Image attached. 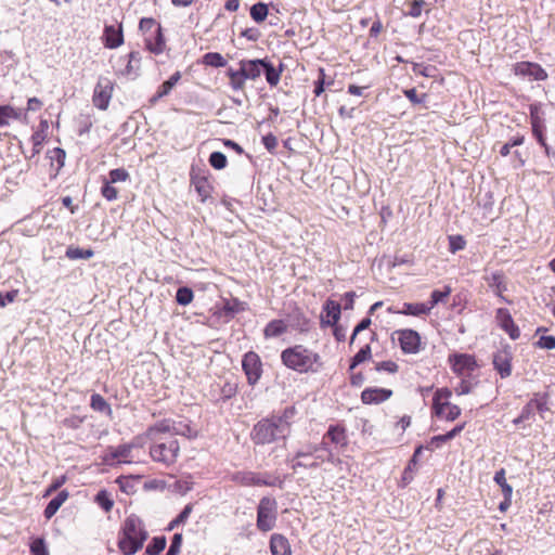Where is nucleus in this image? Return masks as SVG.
Listing matches in <instances>:
<instances>
[{
	"instance_id": "nucleus-1",
	"label": "nucleus",
	"mask_w": 555,
	"mask_h": 555,
	"mask_svg": "<svg viewBox=\"0 0 555 555\" xmlns=\"http://www.w3.org/2000/svg\"><path fill=\"white\" fill-rule=\"evenodd\" d=\"M149 534L143 521L137 515H129L120 529L118 548L124 555H133L139 552Z\"/></svg>"
},
{
	"instance_id": "nucleus-2",
	"label": "nucleus",
	"mask_w": 555,
	"mask_h": 555,
	"mask_svg": "<svg viewBox=\"0 0 555 555\" xmlns=\"http://www.w3.org/2000/svg\"><path fill=\"white\" fill-rule=\"evenodd\" d=\"M286 437V426L279 425L272 417L259 421L251 431V439L256 444H269Z\"/></svg>"
},
{
	"instance_id": "nucleus-3",
	"label": "nucleus",
	"mask_w": 555,
	"mask_h": 555,
	"mask_svg": "<svg viewBox=\"0 0 555 555\" xmlns=\"http://www.w3.org/2000/svg\"><path fill=\"white\" fill-rule=\"evenodd\" d=\"M281 358L286 366L299 372L314 370L319 361L312 349H284Z\"/></svg>"
},
{
	"instance_id": "nucleus-4",
	"label": "nucleus",
	"mask_w": 555,
	"mask_h": 555,
	"mask_svg": "<svg viewBox=\"0 0 555 555\" xmlns=\"http://www.w3.org/2000/svg\"><path fill=\"white\" fill-rule=\"evenodd\" d=\"M158 435L156 434V439L152 440L153 446L150 449V454L154 461L169 466L177 461L180 446L175 438L170 437L163 441Z\"/></svg>"
},
{
	"instance_id": "nucleus-5",
	"label": "nucleus",
	"mask_w": 555,
	"mask_h": 555,
	"mask_svg": "<svg viewBox=\"0 0 555 555\" xmlns=\"http://www.w3.org/2000/svg\"><path fill=\"white\" fill-rule=\"evenodd\" d=\"M278 519V502L274 498L263 496L257 507V528L267 532L272 530Z\"/></svg>"
},
{
	"instance_id": "nucleus-6",
	"label": "nucleus",
	"mask_w": 555,
	"mask_h": 555,
	"mask_svg": "<svg viewBox=\"0 0 555 555\" xmlns=\"http://www.w3.org/2000/svg\"><path fill=\"white\" fill-rule=\"evenodd\" d=\"M156 434H171V435H179L186 438H194L196 437L197 433L194 428L190 426L189 423L179 421V422H170V421H163L152 427H150L146 431V436L151 440L156 439Z\"/></svg>"
},
{
	"instance_id": "nucleus-7",
	"label": "nucleus",
	"mask_w": 555,
	"mask_h": 555,
	"mask_svg": "<svg viewBox=\"0 0 555 555\" xmlns=\"http://www.w3.org/2000/svg\"><path fill=\"white\" fill-rule=\"evenodd\" d=\"M452 392L448 388L437 389L433 399V410L438 417L454 421L461 414V409L449 402Z\"/></svg>"
},
{
	"instance_id": "nucleus-8",
	"label": "nucleus",
	"mask_w": 555,
	"mask_h": 555,
	"mask_svg": "<svg viewBox=\"0 0 555 555\" xmlns=\"http://www.w3.org/2000/svg\"><path fill=\"white\" fill-rule=\"evenodd\" d=\"M114 90L113 81L107 77H100L95 85L92 101L99 109L105 111L111 102Z\"/></svg>"
},
{
	"instance_id": "nucleus-9",
	"label": "nucleus",
	"mask_w": 555,
	"mask_h": 555,
	"mask_svg": "<svg viewBox=\"0 0 555 555\" xmlns=\"http://www.w3.org/2000/svg\"><path fill=\"white\" fill-rule=\"evenodd\" d=\"M296 319H297V323H289L288 321L286 320H273L271 321L270 323H268V325L264 327V336L267 338H271V337H279L281 336L282 334H284L288 327V325H292V326H296L300 330H304L307 324H308V321L305 317H302L300 313H296Z\"/></svg>"
},
{
	"instance_id": "nucleus-10",
	"label": "nucleus",
	"mask_w": 555,
	"mask_h": 555,
	"mask_svg": "<svg viewBox=\"0 0 555 555\" xmlns=\"http://www.w3.org/2000/svg\"><path fill=\"white\" fill-rule=\"evenodd\" d=\"M449 361L453 372L460 376H469L477 366L475 357L466 353H453Z\"/></svg>"
},
{
	"instance_id": "nucleus-11",
	"label": "nucleus",
	"mask_w": 555,
	"mask_h": 555,
	"mask_svg": "<svg viewBox=\"0 0 555 555\" xmlns=\"http://www.w3.org/2000/svg\"><path fill=\"white\" fill-rule=\"evenodd\" d=\"M232 480L245 487L249 486H268L273 487L276 485V478L263 477L254 472H237L232 476Z\"/></svg>"
},
{
	"instance_id": "nucleus-12",
	"label": "nucleus",
	"mask_w": 555,
	"mask_h": 555,
	"mask_svg": "<svg viewBox=\"0 0 555 555\" xmlns=\"http://www.w3.org/2000/svg\"><path fill=\"white\" fill-rule=\"evenodd\" d=\"M242 366L248 383L250 385L256 384L261 375V361L259 356L254 351L247 352L243 358Z\"/></svg>"
},
{
	"instance_id": "nucleus-13",
	"label": "nucleus",
	"mask_w": 555,
	"mask_h": 555,
	"mask_svg": "<svg viewBox=\"0 0 555 555\" xmlns=\"http://www.w3.org/2000/svg\"><path fill=\"white\" fill-rule=\"evenodd\" d=\"M493 366L501 378H506L512 374V354L508 349H498L493 354Z\"/></svg>"
},
{
	"instance_id": "nucleus-14",
	"label": "nucleus",
	"mask_w": 555,
	"mask_h": 555,
	"mask_svg": "<svg viewBox=\"0 0 555 555\" xmlns=\"http://www.w3.org/2000/svg\"><path fill=\"white\" fill-rule=\"evenodd\" d=\"M326 439H328L335 448L339 449L346 448L349 442L346 428L339 424L328 426L322 441H326Z\"/></svg>"
},
{
	"instance_id": "nucleus-15",
	"label": "nucleus",
	"mask_w": 555,
	"mask_h": 555,
	"mask_svg": "<svg viewBox=\"0 0 555 555\" xmlns=\"http://www.w3.org/2000/svg\"><path fill=\"white\" fill-rule=\"evenodd\" d=\"M103 42L108 49H116L124 43L121 25H106L103 31Z\"/></svg>"
},
{
	"instance_id": "nucleus-16",
	"label": "nucleus",
	"mask_w": 555,
	"mask_h": 555,
	"mask_svg": "<svg viewBox=\"0 0 555 555\" xmlns=\"http://www.w3.org/2000/svg\"><path fill=\"white\" fill-rule=\"evenodd\" d=\"M341 305L335 300L327 299L323 306L321 315L322 324L334 326L340 319Z\"/></svg>"
},
{
	"instance_id": "nucleus-17",
	"label": "nucleus",
	"mask_w": 555,
	"mask_h": 555,
	"mask_svg": "<svg viewBox=\"0 0 555 555\" xmlns=\"http://www.w3.org/2000/svg\"><path fill=\"white\" fill-rule=\"evenodd\" d=\"M515 73L521 76L532 77L534 80H545L547 73L539 64L530 62H520L515 66Z\"/></svg>"
},
{
	"instance_id": "nucleus-18",
	"label": "nucleus",
	"mask_w": 555,
	"mask_h": 555,
	"mask_svg": "<svg viewBox=\"0 0 555 555\" xmlns=\"http://www.w3.org/2000/svg\"><path fill=\"white\" fill-rule=\"evenodd\" d=\"M391 395L392 391L390 389L366 388L361 393V400L364 404H378L389 399Z\"/></svg>"
},
{
	"instance_id": "nucleus-19",
	"label": "nucleus",
	"mask_w": 555,
	"mask_h": 555,
	"mask_svg": "<svg viewBox=\"0 0 555 555\" xmlns=\"http://www.w3.org/2000/svg\"><path fill=\"white\" fill-rule=\"evenodd\" d=\"M266 66V60H242L240 68L245 75L246 79L255 80L260 77Z\"/></svg>"
},
{
	"instance_id": "nucleus-20",
	"label": "nucleus",
	"mask_w": 555,
	"mask_h": 555,
	"mask_svg": "<svg viewBox=\"0 0 555 555\" xmlns=\"http://www.w3.org/2000/svg\"><path fill=\"white\" fill-rule=\"evenodd\" d=\"M496 320L500 326L509 335L512 339H517L519 337V328L515 325L507 309H498Z\"/></svg>"
},
{
	"instance_id": "nucleus-21",
	"label": "nucleus",
	"mask_w": 555,
	"mask_h": 555,
	"mask_svg": "<svg viewBox=\"0 0 555 555\" xmlns=\"http://www.w3.org/2000/svg\"><path fill=\"white\" fill-rule=\"evenodd\" d=\"M398 340L400 347H420L421 336L413 330H401L393 333L392 340Z\"/></svg>"
},
{
	"instance_id": "nucleus-22",
	"label": "nucleus",
	"mask_w": 555,
	"mask_h": 555,
	"mask_svg": "<svg viewBox=\"0 0 555 555\" xmlns=\"http://www.w3.org/2000/svg\"><path fill=\"white\" fill-rule=\"evenodd\" d=\"M147 50L154 54H160L164 52L166 42L162 31V26L156 27L154 34L144 38Z\"/></svg>"
},
{
	"instance_id": "nucleus-23",
	"label": "nucleus",
	"mask_w": 555,
	"mask_h": 555,
	"mask_svg": "<svg viewBox=\"0 0 555 555\" xmlns=\"http://www.w3.org/2000/svg\"><path fill=\"white\" fill-rule=\"evenodd\" d=\"M270 550L272 555H292L288 540L280 533H273L271 535Z\"/></svg>"
},
{
	"instance_id": "nucleus-24",
	"label": "nucleus",
	"mask_w": 555,
	"mask_h": 555,
	"mask_svg": "<svg viewBox=\"0 0 555 555\" xmlns=\"http://www.w3.org/2000/svg\"><path fill=\"white\" fill-rule=\"evenodd\" d=\"M68 499V491L62 490L57 493L55 498H53L47 505L43 511V515L47 519H51L59 508L64 504V502Z\"/></svg>"
},
{
	"instance_id": "nucleus-25",
	"label": "nucleus",
	"mask_w": 555,
	"mask_h": 555,
	"mask_svg": "<svg viewBox=\"0 0 555 555\" xmlns=\"http://www.w3.org/2000/svg\"><path fill=\"white\" fill-rule=\"evenodd\" d=\"M430 311V307H427V304L417 302V304H410L405 302L402 306V309L399 311L400 313L406 314V315H414L420 317L423 314H427Z\"/></svg>"
},
{
	"instance_id": "nucleus-26",
	"label": "nucleus",
	"mask_w": 555,
	"mask_h": 555,
	"mask_svg": "<svg viewBox=\"0 0 555 555\" xmlns=\"http://www.w3.org/2000/svg\"><path fill=\"white\" fill-rule=\"evenodd\" d=\"M228 76L230 78V86L235 91H242L245 88L246 77L242 69L229 68Z\"/></svg>"
},
{
	"instance_id": "nucleus-27",
	"label": "nucleus",
	"mask_w": 555,
	"mask_h": 555,
	"mask_svg": "<svg viewBox=\"0 0 555 555\" xmlns=\"http://www.w3.org/2000/svg\"><path fill=\"white\" fill-rule=\"evenodd\" d=\"M192 184L194 185L195 191L201 196L203 202L210 196L211 186L206 178H204V177L193 178Z\"/></svg>"
},
{
	"instance_id": "nucleus-28",
	"label": "nucleus",
	"mask_w": 555,
	"mask_h": 555,
	"mask_svg": "<svg viewBox=\"0 0 555 555\" xmlns=\"http://www.w3.org/2000/svg\"><path fill=\"white\" fill-rule=\"evenodd\" d=\"M21 112L10 105L0 106V127L9 125L10 119H20Z\"/></svg>"
},
{
	"instance_id": "nucleus-29",
	"label": "nucleus",
	"mask_w": 555,
	"mask_h": 555,
	"mask_svg": "<svg viewBox=\"0 0 555 555\" xmlns=\"http://www.w3.org/2000/svg\"><path fill=\"white\" fill-rule=\"evenodd\" d=\"M296 414V409L294 406H287L281 415L272 416L274 422L279 425H285L287 428V436L291 434L292 421Z\"/></svg>"
},
{
	"instance_id": "nucleus-30",
	"label": "nucleus",
	"mask_w": 555,
	"mask_h": 555,
	"mask_svg": "<svg viewBox=\"0 0 555 555\" xmlns=\"http://www.w3.org/2000/svg\"><path fill=\"white\" fill-rule=\"evenodd\" d=\"M94 502L106 513L111 512L114 506V500L111 493L107 490H100L95 498Z\"/></svg>"
},
{
	"instance_id": "nucleus-31",
	"label": "nucleus",
	"mask_w": 555,
	"mask_h": 555,
	"mask_svg": "<svg viewBox=\"0 0 555 555\" xmlns=\"http://www.w3.org/2000/svg\"><path fill=\"white\" fill-rule=\"evenodd\" d=\"M282 68L276 69L270 62L266 61L262 73L266 75V80L271 87H275L281 77Z\"/></svg>"
},
{
	"instance_id": "nucleus-32",
	"label": "nucleus",
	"mask_w": 555,
	"mask_h": 555,
	"mask_svg": "<svg viewBox=\"0 0 555 555\" xmlns=\"http://www.w3.org/2000/svg\"><path fill=\"white\" fill-rule=\"evenodd\" d=\"M465 427V423L455 426L450 431L446 433L444 435H438L431 438L430 444H436V447H439L440 443L450 441L455 436H457Z\"/></svg>"
},
{
	"instance_id": "nucleus-33",
	"label": "nucleus",
	"mask_w": 555,
	"mask_h": 555,
	"mask_svg": "<svg viewBox=\"0 0 555 555\" xmlns=\"http://www.w3.org/2000/svg\"><path fill=\"white\" fill-rule=\"evenodd\" d=\"M320 451L318 453H314V461H318L320 464L323 462H335V456L332 451V449L328 448V444L326 441H322L320 444Z\"/></svg>"
},
{
	"instance_id": "nucleus-34",
	"label": "nucleus",
	"mask_w": 555,
	"mask_h": 555,
	"mask_svg": "<svg viewBox=\"0 0 555 555\" xmlns=\"http://www.w3.org/2000/svg\"><path fill=\"white\" fill-rule=\"evenodd\" d=\"M93 255H94V253L90 248L82 249V248H79V247L69 246L66 249V257L68 259H72V260L90 259V258L93 257Z\"/></svg>"
},
{
	"instance_id": "nucleus-35",
	"label": "nucleus",
	"mask_w": 555,
	"mask_h": 555,
	"mask_svg": "<svg viewBox=\"0 0 555 555\" xmlns=\"http://www.w3.org/2000/svg\"><path fill=\"white\" fill-rule=\"evenodd\" d=\"M90 405L91 408L94 410V411H98V412H103V413H107V414H111L112 413V409L109 406V404L106 402V400L99 393H93L91 396V402H90Z\"/></svg>"
},
{
	"instance_id": "nucleus-36",
	"label": "nucleus",
	"mask_w": 555,
	"mask_h": 555,
	"mask_svg": "<svg viewBox=\"0 0 555 555\" xmlns=\"http://www.w3.org/2000/svg\"><path fill=\"white\" fill-rule=\"evenodd\" d=\"M203 63L212 67H223L227 61L220 53L208 52L203 56Z\"/></svg>"
},
{
	"instance_id": "nucleus-37",
	"label": "nucleus",
	"mask_w": 555,
	"mask_h": 555,
	"mask_svg": "<svg viewBox=\"0 0 555 555\" xmlns=\"http://www.w3.org/2000/svg\"><path fill=\"white\" fill-rule=\"evenodd\" d=\"M486 281L490 287L495 288L498 295H501L506 289V286L503 284V275L500 272H493L486 276Z\"/></svg>"
},
{
	"instance_id": "nucleus-38",
	"label": "nucleus",
	"mask_w": 555,
	"mask_h": 555,
	"mask_svg": "<svg viewBox=\"0 0 555 555\" xmlns=\"http://www.w3.org/2000/svg\"><path fill=\"white\" fill-rule=\"evenodd\" d=\"M250 16L257 22H263L268 16V7L262 2H258L250 8Z\"/></svg>"
},
{
	"instance_id": "nucleus-39",
	"label": "nucleus",
	"mask_w": 555,
	"mask_h": 555,
	"mask_svg": "<svg viewBox=\"0 0 555 555\" xmlns=\"http://www.w3.org/2000/svg\"><path fill=\"white\" fill-rule=\"evenodd\" d=\"M166 546L165 537H155L151 543L146 546L145 553L147 555H158Z\"/></svg>"
},
{
	"instance_id": "nucleus-40",
	"label": "nucleus",
	"mask_w": 555,
	"mask_h": 555,
	"mask_svg": "<svg viewBox=\"0 0 555 555\" xmlns=\"http://www.w3.org/2000/svg\"><path fill=\"white\" fill-rule=\"evenodd\" d=\"M128 179H129V173L124 168L112 169L108 172V177L107 178H103L104 181H107L111 184L117 183V182H124V181H126Z\"/></svg>"
},
{
	"instance_id": "nucleus-41",
	"label": "nucleus",
	"mask_w": 555,
	"mask_h": 555,
	"mask_svg": "<svg viewBox=\"0 0 555 555\" xmlns=\"http://www.w3.org/2000/svg\"><path fill=\"white\" fill-rule=\"evenodd\" d=\"M180 78H181L180 72H176L175 74H172L168 80L164 81L159 86V88H158L159 95H164V96L168 95L170 93V91L173 89V87L178 83Z\"/></svg>"
},
{
	"instance_id": "nucleus-42",
	"label": "nucleus",
	"mask_w": 555,
	"mask_h": 555,
	"mask_svg": "<svg viewBox=\"0 0 555 555\" xmlns=\"http://www.w3.org/2000/svg\"><path fill=\"white\" fill-rule=\"evenodd\" d=\"M160 26L154 18L152 17H143L139 23V29L146 36L153 35L156 31V27Z\"/></svg>"
},
{
	"instance_id": "nucleus-43",
	"label": "nucleus",
	"mask_w": 555,
	"mask_h": 555,
	"mask_svg": "<svg viewBox=\"0 0 555 555\" xmlns=\"http://www.w3.org/2000/svg\"><path fill=\"white\" fill-rule=\"evenodd\" d=\"M176 300L181 306H186L193 300V291L186 286L179 287L176 294Z\"/></svg>"
},
{
	"instance_id": "nucleus-44",
	"label": "nucleus",
	"mask_w": 555,
	"mask_h": 555,
	"mask_svg": "<svg viewBox=\"0 0 555 555\" xmlns=\"http://www.w3.org/2000/svg\"><path fill=\"white\" fill-rule=\"evenodd\" d=\"M451 293L450 287H446L444 291L435 289L433 291L430 295V302L427 305V307H430V310L438 305L439 302L443 301Z\"/></svg>"
},
{
	"instance_id": "nucleus-45",
	"label": "nucleus",
	"mask_w": 555,
	"mask_h": 555,
	"mask_svg": "<svg viewBox=\"0 0 555 555\" xmlns=\"http://www.w3.org/2000/svg\"><path fill=\"white\" fill-rule=\"evenodd\" d=\"M227 156L221 152H212L209 156V164L215 169H223L227 166Z\"/></svg>"
},
{
	"instance_id": "nucleus-46",
	"label": "nucleus",
	"mask_w": 555,
	"mask_h": 555,
	"mask_svg": "<svg viewBox=\"0 0 555 555\" xmlns=\"http://www.w3.org/2000/svg\"><path fill=\"white\" fill-rule=\"evenodd\" d=\"M101 194L102 196L107 199L108 202L116 201L118 197V190L113 186L107 181L103 180V185L101 188Z\"/></svg>"
},
{
	"instance_id": "nucleus-47",
	"label": "nucleus",
	"mask_w": 555,
	"mask_h": 555,
	"mask_svg": "<svg viewBox=\"0 0 555 555\" xmlns=\"http://www.w3.org/2000/svg\"><path fill=\"white\" fill-rule=\"evenodd\" d=\"M319 451H320L319 444L309 443L297 451L295 459L296 460L307 459V457L313 456L314 453H318Z\"/></svg>"
},
{
	"instance_id": "nucleus-48",
	"label": "nucleus",
	"mask_w": 555,
	"mask_h": 555,
	"mask_svg": "<svg viewBox=\"0 0 555 555\" xmlns=\"http://www.w3.org/2000/svg\"><path fill=\"white\" fill-rule=\"evenodd\" d=\"M465 244V240L461 235L449 236V250L452 254H455L456 251L464 249Z\"/></svg>"
},
{
	"instance_id": "nucleus-49",
	"label": "nucleus",
	"mask_w": 555,
	"mask_h": 555,
	"mask_svg": "<svg viewBox=\"0 0 555 555\" xmlns=\"http://www.w3.org/2000/svg\"><path fill=\"white\" fill-rule=\"evenodd\" d=\"M30 551L34 555H49L46 542L42 538H37L31 542Z\"/></svg>"
},
{
	"instance_id": "nucleus-50",
	"label": "nucleus",
	"mask_w": 555,
	"mask_h": 555,
	"mask_svg": "<svg viewBox=\"0 0 555 555\" xmlns=\"http://www.w3.org/2000/svg\"><path fill=\"white\" fill-rule=\"evenodd\" d=\"M371 323L372 321L370 317L361 320L360 323L352 331V334L350 336V344H353L358 335H360L363 331H366L370 327Z\"/></svg>"
},
{
	"instance_id": "nucleus-51",
	"label": "nucleus",
	"mask_w": 555,
	"mask_h": 555,
	"mask_svg": "<svg viewBox=\"0 0 555 555\" xmlns=\"http://www.w3.org/2000/svg\"><path fill=\"white\" fill-rule=\"evenodd\" d=\"M532 401L534 404V409L541 414H543L545 411H548L546 395L535 393Z\"/></svg>"
},
{
	"instance_id": "nucleus-52",
	"label": "nucleus",
	"mask_w": 555,
	"mask_h": 555,
	"mask_svg": "<svg viewBox=\"0 0 555 555\" xmlns=\"http://www.w3.org/2000/svg\"><path fill=\"white\" fill-rule=\"evenodd\" d=\"M131 453V446L124 444L119 446L114 452L113 457L119 461L129 462L128 459Z\"/></svg>"
},
{
	"instance_id": "nucleus-53",
	"label": "nucleus",
	"mask_w": 555,
	"mask_h": 555,
	"mask_svg": "<svg viewBox=\"0 0 555 555\" xmlns=\"http://www.w3.org/2000/svg\"><path fill=\"white\" fill-rule=\"evenodd\" d=\"M237 391V384L225 382L221 387V396L224 400L231 399Z\"/></svg>"
},
{
	"instance_id": "nucleus-54",
	"label": "nucleus",
	"mask_w": 555,
	"mask_h": 555,
	"mask_svg": "<svg viewBox=\"0 0 555 555\" xmlns=\"http://www.w3.org/2000/svg\"><path fill=\"white\" fill-rule=\"evenodd\" d=\"M182 545V535L176 533L171 540L170 546L166 555H179Z\"/></svg>"
},
{
	"instance_id": "nucleus-55",
	"label": "nucleus",
	"mask_w": 555,
	"mask_h": 555,
	"mask_svg": "<svg viewBox=\"0 0 555 555\" xmlns=\"http://www.w3.org/2000/svg\"><path fill=\"white\" fill-rule=\"evenodd\" d=\"M369 358H371V349H360L352 359L350 370H353L359 363L364 362Z\"/></svg>"
},
{
	"instance_id": "nucleus-56",
	"label": "nucleus",
	"mask_w": 555,
	"mask_h": 555,
	"mask_svg": "<svg viewBox=\"0 0 555 555\" xmlns=\"http://www.w3.org/2000/svg\"><path fill=\"white\" fill-rule=\"evenodd\" d=\"M403 93L413 104H421L426 99V94L420 96L414 88L405 89Z\"/></svg>"
},
{
	"instance_id": "nucleus-57",
	"label": "nucleus",
	"mask_w": 555,
	"mask_h": 555,
	"mask_svg": "<svg viewBox=\"0 0 555 555\" xmlns=\"http://www.w3.org/2000/svg\"><path fill=\"white\" fill-rule=\"evenodd\" d=\"M192 512V505L188 504L181 513L177 516V518L170 524V529H172L176 525L185 522Z\"/></svg>"
},
{
	"instance_id": "nucleus-58",
	"label": "nucleus",
	"mask_w": 555,
	"mask_h": 555,
	"mask_svg": "<svg viewBox=\"0 0 555 555\" xmlns=\"http://www.w3.org/2000/svg\"><path fill=\"white\" fill-rule=\"evenodd\" d=\"M262 143L269 152H273L278 146V139L274 134L268 133L262 138Z\"/></svg>"
},
{
	"instance_id": "nucleus-59",
	"label": "nucleus",
	"mask_w": 555,
	"mask_h": 555,
	"mask_svg": "<svg viewBox=\"0 0 555 555\" xmlns=\"http://www.w3.org/2000/svg\"><path fill=\"white\" fill-rule=\"evenodd\" d=\"M320 466V463L318 461H312V462H305V461H300L299 460H293V464H292V468L294 470H296L297 468L299 467H304V468H318Z\"/></svg>"
},
{
	"instance_id": "nucleus-60",
	"label": "nucleus",
	"mask_w": 555,
	"mask_h": 555,
	"mask_svg": "<svg viewBox=\"0 0 555 555\" xmlns=\"http://www.w3.org/2000/svg\"><path fill=\"white\" fill-rule=\"evenodd\" d=\"M424 3L423 0H414L410 7L409 15L418 17L422 14Z\"/></svg>"
},
{
	"instance_id": "nucleus-61",
	"label": "nucleus",
	"mask_w": 555,
	"mask_h": 555,
	"mask_svg": "<svg viewBox=\"0 0 555 555\" xmlns=\"http://www.w3.org/2000/svg\"><path fill=\"white\" fill-rule=\"evenodd\" d=\"M377 371H386L388 373H395L398 371V365L392 361H383L377 364Z\"/></svg>"
},
{
	"instance_id": "nucleus-62",
	"label": "nucleus",
	"mask_w": 555,
	"mask_h": 555,
	"mask_svg": "<svg viewBox=\"0 0 555 555\" xmlns=\"http://www.w3.org/2000/svg\"><path fill=\"white\" fill-rule=\"evenodd\" d=\"M356 293L347 292L343 297V307L345 310H352L354 305Z\"/></svg>"
},
{
	"instance_id": "nucleus-63",
	"label": "nucleus",
	"mask_w": 555,
	"mask_h": 555,
	"mask_svg": "<svg viewBox=\"0 0 555 555\" xmlns=\"http://www.w3.org/2000/svg\"><path fill=\"white\" fill-rule=\"evenodd\" d=\"M534 345L535 347H555V337L541 336Z\"/></svg>"
},
{
	"instance_id": "nucleus-64",
	"label": "nucleus",
	"mask_w": 555,
	"mask_h": 555,
	"mask_svg": "<svg viewBox=\"0 0 555 555\" xmlns=\"http://www.w3.org/2000/svg\"><path fill=\"white\" fill-rule=\"evenodd\" d=\"M472 384L467 380H462L459 386L455 388V392L459 395V396H462V395H467L472 391Z\"/></svg>"
}]
</instances>
